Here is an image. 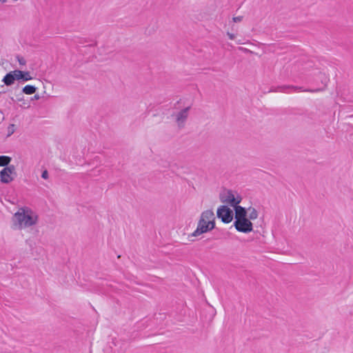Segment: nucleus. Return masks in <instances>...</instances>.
Returning a JSON list of instances; mask_svg holds the SVG:
<instances>
[{
    "label": "nucleus",
    "instance_id": "nucleus-10",
    "mask_svg": "<svg viewBox=\"0 0 353 353\" xmlns=\"http://www.w3.org/2000/svg\"><path fill=\"white\" fill-rule=\"evenodd\" d=\"M37 90V88L33 86V85H26L22 91L24 94H34Z\"/></svg>",
    "mask_w": 353,
    "mask_h": 353
},
{
    "label": "nucleus",
    "instance_id": "nucleus-1",
    "mask_svg": "<svg viewBox=\"0 0 353 353\" xmlns=\"http://www.w3.org/2000/svg\"><path fill=\"white\" fill-rule=\"evenodd\" d=\"M258 216V211L254 208L249 207L245 209L243 207H238L234 213V226L239 232L250 233L253 231L252 221L256 219Z\"/></svg>",
    "mask_w": 353,
    "mask_h": 353
},
{
    "label": "nucleus",
    "instance_id": "nucleus-9",
    "mask_svg": "<svg viewBox=\"0 0 353 353\" xmlns=\"http://www.w3.org/2000/svg\"><path fill=\"white\" fill-rule=\"evenodd\" d=\"M17 80L15 75L13 74V71L8 73L3 79V82L8 86L12 85L14 81Z\"/></svg>",
    "mask_w": 353,
    "mask_h": 353
},
{
    "label": "nucleus",
    "instance_id": "nucleus-7",
    "mask_svg": "<svg viewBox=\"0 0 353 353\" xmlns=\"http://www.w3.org/2000/svg\"><path fill=\"white\" fill-rule=\"evenodd\" d=\"M14 167L13 165L4 168L0 172L1 181L3 183H9L13 180L12 174L14 173Z\"/></svg>",
    "mask_w": 353,
    "mask_h": 353
},
{
    "label": "nucleus",
    "instance_id": "nucleus-6",
    "mask_svg": "<svg viewBox=\"0 0 353 353\" xmlns=\"http://www.w3.org/2000/svg\"><path fill=\"white\" fill-rule=\"evenodd\" d=\"M190 107H186L175 114V121L179 128H183L188 119Z\"/></svg>",
    "mask_w": 353,
    "mask_h": 353
},
{
    "label": "nucleus",
    "instance_id": "nucleus-2",
    "mask_svg": "<svg viewBox=\"0 0 353 353\" xmlns=\"http://www.w3.org/2000/svg\"><path fill=\"white\" fill-rule=\"evenodd\" d=\"M215 219L213 210H206L202 212L198 219L196 229L188 235V240L194 241L196 238L212 231L215 228Z\"/></svg>",
    "mask_w": 353,
    "mask_h": 353
},
{
    "label": "nucleus",
    "instance_id": "nucleus-5",
    "mask_svg": "<svg viewBox=\"0 0 353 353\" xmlns=\"http://www.w3.org/2000/svg\"><path fill=\"white\" fill-rule=\"evenodd\" d=\"M216 215L223 223H229L233 219L234 213L228 206L223 205L217 209Z\"/></svg>",
    "mask_w": 353,
    "mask_h": 353
},
{
    "label": "nucleus",
    "instance_id": "nucleus-13",
    "mask_svg": "<svg viewBox=\"0 0 353 353\" xmlns=\"http://www.w3.org/2000/svg\"><path fill=\"white\" fill-rule=\"evenodd\" d=\"M227 35L230 40H234L236 38V34L230 32H227Z\"/></svg>",
    "mask_w": 353,
    "mask_h": 353
},
{
    "label": "nucleus",
    "instance_id": "nucleus-14",
    "mask_svg": "<svg viewBox=\"0 0 353 353\" xmlns=\"http://www.w3.org/2000/svg\"><path fill=\"white\" fill-rule=\"evenodd\" d=\"M41 177L43 179H48L49 178V174H48V172L46 170L43 171L42 174H41Z\"/></svg>",
    "mask_w": 353,
    "mask_h": 353
},
{
    "label": "nucleus",
    "instance_id": "nucleus-11",
    "mask_svg": "<svg viewBox=\"0 0 353 353\" xmlns=\"http://www.w3.org/2000/svg\"><path fill=\"white\" fill-rule=\"evenodd\" d=\"M11 159L6 156H0V166H5L9 164Z\"/></svg>",
    "mask_w": 353,
    "mask_h": 353
},
{
    "label": "nucleus",
    "instance_id": "nucleus-15",
    "mask_svg": "<svg viewBox=\"0 0 353 353\" xmlns=\"http://www.w3.org/2000/svg\"><path fill=\"white\" fill-rule=\"evenodd\" d=\"M243 17H234L232 18V21L234 23H239L242 21Z\"/></svg>",
    "mask_w": 353,
    "mask_h": 353
},
{
    "label": "nucleus",
    "instance_id": "nucleus-16",
    "mask_svg": "<svg viewBox=\"0 0 353 353\" xmlns=\"http://www.w3.org/2000/svg\"><path fill=\"white\" fill-rule=\"evenodd\" d=\"M33 99H35V100H38V99H40V97H39V94H35V95L34 96V98H33Z\"/></svg>",
    "mask_w": 353,
    "mask_h": 353
},
{
    "label": "nucleus",
    "instance_id": "nucleus-4",
    "mask_svg": "<svg viewBox=\"0 0 353 353\" xmlns=\"http://www.w3.org/2000/svg\"><path fill=\"white\" fill-rule=\"evenodd\" d=\"M220 200L223 203H226L233 207L235 213L236 209L238 207H241L239 204L242 201V196L236 191L226 190L221 193Z\"/></svg>",
    "mask_w": 353,
    "mask_h": 353
},
{
    "label": "nucleus",
    "instance_id": "nucleus-17",
    "mask_svg": "<svg viewBox=\"0 0 353 353\" xmlns=\"http://www.w3.org/2000/svg\"><path fill=\"white\" fill-rule=\"evenodd\" d=\"M242 50L245 52H250L248 50L245 49V48H242Z\"/></svg>",
    "mask_w": 353,
    "mask_h": 353
},
{
    "label": "nucleus",
    "instance_id": "nucleus-3",
    "mask_svg": "<svg viewBox=\"0 0 353 353\" xmlns=\"http://www.w3.org/2000/svg\"><path fill=\"white\" fill-rule=\"evenodd\" d=\"M39 222V215L29 208H21L12 217L13 228L25 230L36 226Z\"/></svg>",
    "mask_w": 353,
    "mask_h": 353
},
{
    "label": "nucleus",
    "instance_id": "nucleus-8",
    "mask_svg": "<svg viewBox=\"0 0 353 353\" xmlns=\"http://www.w3.org/2000/svg\"><path fill=\"white\" fill-rule=\"evenodd\" d=\"M13 74L15 75V78L17 81L23 80L24 81H28L32 79V77L30 75V72L28 71L15 70H13Z\"/></svg>",
    "mask_w": 353,
    "mask_h": 353
},
{
    "label": "nucleus",
    "instance_id": "nucleus-12",
    "mask_svg": "<svg viewBox=\"0 0 353 353\" xmlns=\"http://www.w3.org/2000/svg\"><path fill=\"white\" fill-rule=\"evenodd\" d=\"M14 131V125L10 124L8 127V136L13 134Z\"/></svg>",
    "mask_w": 353,
    "mask_h": 353
},
{
    "label": "nucleus",
    "instance_id": "nucleus-18",
    "mask_svg": "<svg viewBox=\"0 0 353 353\" xmlns=\"http://www.w3.org/2000/svg\"><path fill=\"white\" fill-rule=\"evenodd\" d=\"M306 91H307V92H314L313 90H307Z\"/></svg>",
    "mask_w": 353,
    "mask_h": 353
}]
</instances>
